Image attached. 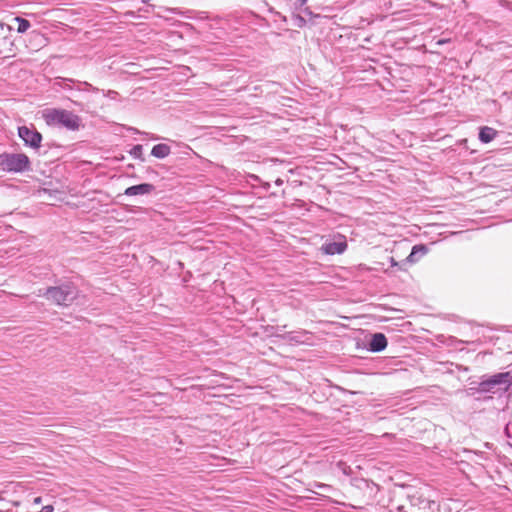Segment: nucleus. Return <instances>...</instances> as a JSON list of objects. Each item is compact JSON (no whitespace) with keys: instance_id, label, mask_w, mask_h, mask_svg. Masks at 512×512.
<instances>
[{"instance_id":"40","label":"nucleus","mask_w":512,"mask_h":512,"mask_svg":"<svg viewBox=\"0 0 512 512\" xmlns=\"http://www.w3.org/2000/svg\"><path fill=\"white\" fill-rule=\"evenodd\" d=\"M127 168H128V169H134V164H128V165H127Z\"/></svg>"},{"instance_id":"39","label":"nucleus","mask_w":512,"mask_h":512,"mask_svg":"<svg viewBox=\"0 0 512 512\" xmlns=\"http://www.w3.org/2000/svg\"><path fill=\"white\" fill-rule=\"evenodd\" d=\"M150 1H151V0H141V2H142L143 4H150V3H149Z\"/></svg>"},{"instance_id":"21","label":"nucleus","mask_w":512,"mask_h":512,"mask_svg":"<svg viewBox=\"0 0 512 512\" xmlns=\"http://www.w3.org/2000/svg\"><path fill=\"white\" fill-rule=\"evenodd\" d=\"M144 171H145V174H146L147 178L153 179V178H158L159 177L158 171L155 170L151 166L144 167Z\"/></svg>"},{"instance_id":"3","label":"nucleus","mask_w":512,"mask_h":512,"mask_svg":"<svg viewBox=\"0 0 512 512\" xmlns=\"http://www.w3.org/2000/svg\"><path fill=\"white\" fill-rule=\"evenodd\" d=\"M480 387L487 394L502 396L512 388V369L506 372L484 374L480 377Z\"/></svg>"},{"instance_id":"37","label":"nucleus","mask_w":512,"mask_h":512,"mask_svg":"<svg viewBox=\"0 0 512 512\" xmlns=\"http://www.w3.org/2000/svg\"><path fill=\"white\" fill-rule=\"evenodd\" d=\"M491 399H493V397H492V396H485V397L483 398V401H488V400H491Z\"/></svg>"},{"instance_id":"8","label":"nucleus","mask_w":512,"mask_h":512,"mask_svg":"<svg viewBox=\"0 0 512 512\" xmlns=\"http://www.w3.org/2000/svg\"><path fill=\"white\" fill-rule=\"evenodd\" d=\"M55 86H59L63 89H67L69 91H73L74 89L81 92H92V93H99L100 89L97 87H94L92 84L88 82H81L76 81L71 78H62L59 81L55 82Z\"/></svg>"},{"instance_id":"36","label":"nucleus","mask_w":512,"mask_h":512,"mask_svg":"<svg viewBox=\"0 0 512 512\" xmlns=\"http://www.w3.org/2000/svg\"><path fill=\"white\" fill-rule=\"evenodd\" d=\"M505 434L508 436V437H511L510 434H509V425H506L505 427Z\"/></svg>"},{"instance_id":"25","label":"nucleus","mask_w":512,"mask_h":512,"mask_svg":"<svg viewBox=\"0 0 512 512\" xmlns=\"http://www.w3.org/2000/svg\"><path fill=\"white\" fill-rule=\"evenodd\" d=\"M165 11L170 12L172 14L184 15V13L179 8H164Z\"/></svg>"},{"instance_id":"31","label":"nucleus","mask_w":512,"mask_h":512,"mask_svg":"<svg viewBox=\"0 0 512 512\" xmlns=\"http://www.w3.org/2000/svg\"><path fill=\"white\" fill-rule=\"evenodd\" d=\"M249 177H250L253 181H256V182H258V183L261 181V178H260L259 176H257V175L251 174Z\"/></svg>"},{"instance_id":"32","label":"nucleus","mask_w":512,"mask_h":512,"mask_svg":"<svg viewBox=\"0 0 512 512\" xmlns=\"http://www.w3.org/2000/svg\"><path fill=\"white\" fill-rule=\"evenodd\" d=\"M307 0H297L296 5L302 7L306 4Z\"/></svg>"},{"instance_id":"14","label":"nucleus","mask_w":512,"mask_h":512,"mask_svg":"<svg viewBox=\"0 0 512 512\" xmlns=\"http://www.w3.org/2000/svg\"><path fill=\"white\" fill-rule=\"evenodd\" d=\"M75 106H77L79 108V111L81 112H86V113H91L92 112V108H94L95 106H92V104L95 102L94 100H90V99H87V101L84 103L82 101H78V100H74L72 99V97L68 96L67 97Z\"/></svg>"},{"instance_id":"11","label":"nucleus","mask_w":512,"mask_h":512,"mask_svg":"<svg viewBox=\"0 0 512 512\" xmlns=\"http://www.w3.org/2000/svg\"><path fill=\"white\" fill-rule=\"evenodd\" d=\"M498 134V131L489 126L479 127L478 139L483 144L492 142Z\"/></svg>"},{"instance_id":"5","label":"nucleus","mask_w":512,"mask_h":512,"mask_svg":"<svg viewBox=\"0 0 512 512\" xmlns=\"http://www.w3.org/2000/svg\"><path fill=\"white\" fill-rule=\"evenodd\" d=\"M408 491L405 494V498L409 501L412 507H417L419 510L424 512H438L439 505L426 497L419 490L407 486Z\"/></svg>"},{"instance_id":"34","label":"nucleus","mask_w":512,"mask_h":512,"mask_svg":"<svg viewBox=\"0 0 512 512\" xmlns=\"http://www.w3.org/2000/svg\"><path fill=\"white\" fill-rule=\"evenodd\" d=\"M150 139H151V140H159V139H160V137H159L158 135H156V134H151V135H150Z\"/></svg>"},{"instance_id":"12","label":"nucleus","mask_w":512,"mask_h":512,"mask_svg":"<svg viewBox=\"0 0 512 512\" xmlns=\"http://www.w3.org/2000/svg\"><path fill=\"white\" fill-rule=\"evenodd\" d=\"M429 252V248L426 244H416L412 247L410 254L408 255V261L410 264L416 263L421 257Z\"/></svg>"},{"instance_id":"35","label":"nucleus","mask_w":512,"mask_h":512,"mask_svg":"<svg viewBox=\"0 0 512 512\" xmlns=\"http://www.w3.org/2000/svg\"><path fill=\"white\" fill-rule=\"evenodd\" d=\"M396 510L399 511V512H406V511H404V506L403 505L397 506Z\"/></svg>"},{"instance_id":"42","label":"nucleus","mask_w":512,"mask_h":512,"mask_svg":"<svg viewBox=\"0 0 512 512\" xmlns=\"http://www.w3.org/2000/svg\"><path fill=\"white\" fill-rule=\"evenodd\" d=\"M305 11L308 12L309 14H311V12L309 11V8H306Z\"/></svg>"},{"instance_id":"6","label":"nucleus","mask_w":512,"mask_h":512,"mask_svg":"<svg viewBox=\"0 0 512 512\" xmlns=\"http://www.w3.org/2000/svg\"><path fill=\"white\" fill-rule=\"evenodd\" d=\"M18 137L24 142V145L32 149H39L43 139L42 134L35 128L33 124L30 126H19Z\"/></svg>"},{"instance_id":"33","label":"nucleus","mask_w":512,"mask_h":512,"mask_svg":"<svg viewBox=\"0 0 512 512\" xmlns=\"http://www.w3.org/2000/svg\"><path fill=\"white\" fill-rule=\"evenodd\" d=\"M283 183H284V182H283V180H282L281 178H277V179H276V181H275V184H276L277 186H281V185H283Z\"/></svg>"},{"instance_id":"23","label":"nucleus","mask_w":512,"mask_h":512,"mask_svg":"<svg viewBox=\"0 0 512 512\" xmlns=\"http://www.w3.org/2000/svg\"><path fill=\"white\" fill-rule=\"evenodd\" d=\"M118 95H119L118 92L115 90H108L106 92H103L104 97H108L113 100H115L118 97Z\"/></svg>"},{"instance_id":"10","label":"nucleus","mask_w":512,"mask_h":512,"mask_svg":"<svg viewBox=\"0 0 512 512\" xmlns=\"http://www.w3.org/2000/svg\"><path fill=\"white\" fill-rule=\"evenodd\" d=\"M156 191V187L152 183H139L136 185L129 186L125 189L124 195L126 196H138V195H149Z\"/></svg>"},{"instance_id":"4","label":"nucleus","mask_w":512,"mask_h":512,"mask_svg":"<svg viewBox=\"0 0 512 512\" xmlns=\"http://www.w3.org/2000/svg\"><path fill=\"white\" fill-rule=\"evenodd\" d=\"M0 168L8 173H24L32 170L30 158L25 153H1Z\"/></svg>"},{"instance_id":"18","label":"nucleus","mask_w":512,"mask_h":512,"mask_svg":"<svg viewBox=\"0 0 512 512\" xmlns=\"http://www.w3.org/2000/svg\"><path fill=\"white\" fill-rule=\"evenodd\" d=\"M281 337L285 341L295 342V343H303V340L300 335H296L294 332H287L283 335H277Z\"/></svg>"},{"instance_id":"30","label":"nucleus","mask_w":512,"mask_h":512,"mask_svg":"<svg viewBox=\"0 0 512 512\" xmlns=\"http://www.w3.org/2000/svg\"><path fill=\"white\" fill-rule=\"evenodd\" d=\"M41 503H42V497L41 496H38V497L34 498L33 504L38 505V504H41Z\"/></svg>"},{"instance_id":"20","label":"nucleus","mask_w":512,"mask_h":512,"mask_svg":"<svg viewBox=\"0 0 512 512\" xmlns=\"http://www.w3.org/2000/svg\"><path fill=\"white\" fill-rule=\"evenodd\" d=\"M293 25L298 28H303L306 25V19L300 14H292Z\"/></svg>"},{"instance_id":"2","label":"nucleus","mask_w":512,"mask_h":512,"mask_svg":"<svg viewBox=\"0 0 512 512\" xmlns=\"http://www.w3.org/2000/svg\"><path fill=\"white\" fill-rule=\"evenodd\" d=\"M42 117L49 127L78 131L84 127L82 118L70 110L62 108H47L42 111Z\"/></svg>"},{"instance_id":"9","label":"nucleus","mask_w":512,"mask_h":512,"mask_svg":"<svg viewBox=\"0 0 512 512\" xmlns=\"http://www.w3.org/2000/svg\"><path fill=\"white\" fill-rule=\"evenodd\" d=\"M348 248L347 240L342 236L340 241L326 242L321 246V251L326 255H340Z\"/></svg>"},{"instance_id":"26","label":"nucleus","mask_w":512,"mask_h":512,"mask_svg":"<svg viewBox=\"0 0 512 512\" xmlns=\"http://www.w3.org/2000/svg\"><path fill=\"white\" fill-rule=\"evenodd\" d=\"M259 184L261 185V187L265 190V191H268L271 187L270 183L269 182H265L261 179V181L259 182Z\"/></svg>"},{"instance_id":"19","label":"nucleus","mask_w":512,"mask_h":512,"mask_svg":"<svg viewBox=\"0 0 512 512\" xmlns=\"http://www.w3.org/2000/svg\"><path fill=\"white\" fill-rule=\"evenodd\" d=\"M186 13L193 14V16L185 15L186 17L193 18V19H196V20L205 21V20H209L210 19V16H209L208 12H204V11H190L189 10Z\"/></svg>"},{"instance_id":"22","label":"nucleus","mask_w":512,"mask_h":512,"mask_svg":"<svg viewBox=\"0 0 512 512\" xmlns=\"http://www.w3.org/2000/svg\"><path fill=\"white\" fill-rule=\"evenodd\" d=\"M408 264H410V261H408V256H407L404 260L398 262L397 269L400 271H406V266Z\"/></svg>"},{"instance_id":"17","label":"nucleus","mask_w":512,"mask_h":512,"mask_svg":"<svg viewBox=\"0 0 512 512\" xmlns=\"http://www.w3.org/2000/svg\"><path fill=\"white\" fill-rule=\"evenodd\" d=\"M467 395L475 396L476 394H487L486 390H482L479 382H471L470 387L466 390Z\"/></svg>"},{"instance_id":"7","label":"nucleus","mask_w":512,"mask_h":512,"mask_svg":"<svg viewBox=\"0 0 512 512\" xmlns=\"http://www.w3.org/2000/svg\"><path fill=\"white\" fill-rule=\"evenodd\" d=\"M388 346V339L382 332L369 333L363 342V348L372 353L384 351Z\"/></svg>"},{"instance_id":"15","label":"nucleus","mask_w":512,"mask_h":512,"mask_svg":"<svg viewBox=\"0 0 512 512\" xmlns=\"http://www.w3.org/2000/svg\"><path fill=\"white\" fill-rule=\"evenodd\" d=\"M14 21L17 22V24H18L17 32L19 34L26 33L27 30L31 27L30 21L23 17L17 16L14 18Z\"/></svg>"},{"instance_id":"16","label":"nucleus","mask_w":512,"mask_h":512,"mask_svg":"<svg viewBox=\"0 0 512 512\" xmlns=\"http://www.w3.org/2000/svg\"><path fill=\"white\" fill-rule=\"evenodd\" d=\"M129 154L137 160H140L141 162H145L146 158L143 154V146L141 144L134 145L130 150Z\"/></svg>"},{"instance_id":"28","label":"nucleus","mask_w":512,"mask_h":512,"mask_svg":"<svg viewBox=\"0 0 512 512\" xmlns=\"http://www.w3.org/2000/svg\"><path fill=\"white\" fill-rule=\"evenodd\" d=\"M389 262H390V267H391V268H394V267H396V268H397L398 261H396L393 257H390V258H389Z\"/></svg>"},{"instance_id":"29","label":"nucleus","mask_w":512,"mask_h":512,"mask_svg":"<svg viewBox=\"0 0 512 512\" xmlns=\"http://www.w3.org/2000/svg\"><path fill=\"white\" fill-rule=\"evenodd\" d=\"M126 15H127V16H130V17H133V18H137V17H139V16L137 15V12H135V11H127V12H126Z\"/></svg>"},{"instance_id":"27","label":"nucleus","mask_w":512,"mask_h":512,"mask_svg":"<svg viewBox=\"0 0 512 512\" xmlns=\"http://www.w3.org/2000/svg\"><path fill=\"white\" fill-rule=\"evenodd\" d=\"M128 130L135 133V134H145V135H148V133L146 132H142L140 130H138L137 128H134V127H128Z\"/></svg>"},{"instance_id":"1","label":"nucleus","mask_w":512,"mask_h":512,"mask_svg":"<svg viewBox=\"0 0 512 512\" xmlns=\"http://www.w3.org/2000/svg\"><path fill=\"white\" fill-rule=\"evenodd\" d=\"M80 290L72 281H59L55 286L39 290V296L49 302L62 307H68L79 297Z\"/></svg>"},{"instance_id":"13","label":"nucleus","mask_w":512,"mask_h":512,"mask_svg":"<svg viewBox=\"0 0 512 512\" xmlns=\"http://www.w3.org/2000/svg\"><path fill=\"white\" fill-rule=\"evenodd\" d=\"M171 153V147L166 143H159L152 147L150 155L157 159H165Z\"/></svg>"},{"instance_id":"24","label":"nucleus","mask_w":512,"mask_h":512,"mask_svg":"<svg viewBox=\"0 0 512 512\" xmlns=\"http://www.w3.org/2000/svg\"><path fill=\"white\" fill-rule=\"evenodd\" d=\"M145 5H146L145 7L139 8L138 12L149 13L152 9L155 8V5H153V4H145Z\"/></svg>"},{"instance_id":"41","label":"nucleus","mask_w":512,"mask_h":512,"mask_svg":"<svg viewBox=\"0 0 512 512\" xmlns=\"http://www.w3.org/2000/svg\"><path fill=\"white\" fill-rule=\"evenodd\" d=\"M130 177L132 178H138V176L136 174H132Z\"/></svg>"},{"instance_id":"38","label":"nucleus","mask_w":512,"mask_h":512,"mask_svg":"<svg viewBox=\"0 0 512 512\" xmlns=\"http://www.w3.org/2000/svg\"><path fill=\"white\" fill-rule=\"evenodd\" d=\"M510 11H512V2H508L506 6Z\"/></svg>"}]
</instances>
